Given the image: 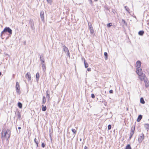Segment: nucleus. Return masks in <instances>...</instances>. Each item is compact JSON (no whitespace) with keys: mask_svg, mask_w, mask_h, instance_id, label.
<instances>
[{"mask_svg":"<svg viewBox=\"0 0 149 149\" xmlns=\"http://www.w3.org/2000/svg\"><path fill=\"white\" fill-rule=\"evenodd\" d=\"M139 68H137L136 69V71L137 74L139 76H141L143 74L141 67H140V70Z\"/></svg>","mask_w":149,"mask_h":149,"instance_id":"5","label":"nucleus"},{"mask_svg":"<svg viewBox=\"0 0 149 149\" xmlns=\"http://www.w3.org/2000/svg\"><path fill=\"white\" fill-rule=\"evenodd\" d=\"M125 149H132L130 145H127Z\"/></svg>","mask_w":149,"mask_h":149,"instance_id":"27","label":"nucleus"},{"mask_svg":"<svg viewBox=\"0 0 149 149\" xmlns=\"http://www.w3.org/2000/svg\"><path fill=\"white\" fill-rule=\"evenodd\" d=\"M111 125H109L108 126V130H110L111 128Z\"/></svg>","mask_w":149,"mask_h":149,"instance_id":"36","label":"nucleus"},{"mask_svg":"<svg viewBox=\"0 0 149 149\" xmlns=\"http://www.w3.org/2000/svg\"><path fill=\"white\" fill-rule=\"evenodd\" d=\"M18 106L20 108H22V104L21 102H19L18 103Z\"/></svg>","mask_w":149,"mask_h":149,"instance_id":"26","label":"nucleus"},{"mask_svg":"<svg viewBox=\"0 0 149 149\" xmlns=\"http://www.w3.org/2000/svg\"><path fill=\"white\" fill-rule=\"evenodd\" d=\"M84 149H88V148L86 146H85L84 147Z\"/></svg>","mask_w":149,"mask_h":149,"instance_id":"46","label":"nucleus"},{"mask_svg":"<svg viewBox=\"0 0 149 149\" xmlns=\"http://www.w3.org/2000/svg\"><path fill=\"white\" fill-rule=\"evenodd\" d=\"M41 61V63L42 64H45V61H44V60H42Z\"/></svg>","mask_w":149,"mask_h":149,"instance_id":"39","label":"nucleus"},{"mask_svg":"<svg viewBox=\"0 0 149 149\" xmlns=\"http://www.w3.org/2000/svg\"><path fill=\"white\" fill-rule=\"evenodd\" d=\"M136 68H139V69H140V67L141 66V62L140 61H138L136 63Z\"/></svg>","mask_w":149,"mask_h":149,"instance_id":"12","label":"nucleus"},{"mask_svg":"<svg viewBox=\"0 0 149 149\" xmlns=\"http://www.w3.org/2000/svg\"><path fill=\"white\" fill-rule=\"evenodd\" d=\"M14 76H15V75L14 74H13V78H14Z\"/></svg>","mask_w":149,"mask_h":149,"instance_id":"47","label":"nucleus"},{"mask_svg":"<svg viewBox=\"0 0 149 149\" xmlns=\"http://www.w3.org/2000/svg\"><path fill=\"white\" fill-rule=\"evenodd\" d=\"M40 17L42 21L44 22V12L43 11H41L40 12Z\"/></svg>","mask_w":149,"mask_h":149,"instance_id":"10","label":"nucleus"},{"mask_svg":"<svg viewBox=\"0 0 149 149\" xmlns=\"http://www.w3.org/2000/svg\"><path fill=\"white\" fill-rule=\"evenodd\" d=\"M15 88L16 90L17 94L19 95L20 94V86L18 82H16Z\"/></svg>","mask_w":149,"mask_h":149,"instance_id":"3","label":"nucleus"},{"mask_svg":"<svg viewBox=\"0 0 149 149\" xmlns=\"http://www.w3.org/2000/svg\"><path fill=\"white\" fill-rule=\"evenodd\" d=\"M72 131L74 134H76V131L75 129H72Z\"/></svg>","mask_w":149,"mask_h":149,"instance_id":"30","label":"nucleus"},{"mask_svg":"<svg viewBox=\"0 0 149 149\" xmlns=\"http://www.w3.org/2000/svg\"><path fill=\"white\" fill-rule=\"evenodd\" d=\"M62 47L63 51L65 52V53H66L67 52L69 51L68 48L65 45L62 43Z\"/></svg>","mask_w":149,"mask_h":149,"instance_id":"7","label":"nucleus"},{"mask_svg":"<svg viewBox=\"0 0 149 149\" xmlns=\"http://www.w3.org/2000/svg\"><path fill=\"white\" fill-rule=\"evenodd\" d=\"M34 141L36 143V144L37 147H38V141L37 140V139H36V138H35L34 139Z\"/></svg>","mask_w":149,"mask_h":149,"instance_id":"25","label":"nucleus"},{"mask_svg":"<svg viewBox=\"0 0 149 149\" xmlns=\"http://www.w3.org/2000/svg\"><path fill=\"white\" fill-rule=\"evenodd\" d=\"M104 56H105V59L107 60V59L108 54L107 52H105L104 53Z\"/></svg>","mask_w":149,"mask_h":149,"instance_id":"28","label":"nucleus"},{"mask_svg":"<svg viewBox=\"0 0 149 149\" xmlns=\"http://www.w3.org/2000/svg\"><path fill=\"white\" fill-rule=\"evenodd\" d=\"M1 72H0V76H1Z\"/></svg>","mask_w":149,"mask_h":149,"instance_id":"49","label":"nucleus"},{"mask_svg":"<svg viewBox=\"0 0 149 149\" xmlns=\"http://www.w3.org/2000/svg\"><path fill=\"white\" fill-rule=\"evenodd\" d=\"M142 118V116L141 115H139L138 117V118L137 119V121L138 122H139L141 120V119Z\"/></svg>","mask_w":149,"mask_h":149,"instance_id":"15","label":"nucleus"},{"mask_svg":"<svg viewBox=\"0 0 149 149\" xmlns=\"http://www.w3.org/2000/svg\"><path fill=\"white\" fill-rule=\"evenodd\" d=\"M45 144L43 143H42V147L43 148H44L45 147Z\"/></svg>","mask_w":149,"mask_h":149,"instance_id":"42","label":"nucleus"},{"mask_svg":"<svg viewBox=\"0 0 149 149\" xmlns=\"http://www.w3.org/2000/svg\"><path fill=\"white\" fill-rule=\"evenodd\" d=\"M139 76V78L141 81H144L145 79L146 78H147L144 74H142L141 76Z\"/></svg>","mask_w":149,"mask_h":149,"instance_id":"11","label":"nucleus"},{"mask_svg":"<svg viewBox=\"0 0 149 149\" xmlns=\"http://www.w3.org/2000/svg\"><path fill=\"white\" fill-rule=\"evenodd\" d=\"M122 22H123V23L126 26L127 25V23L123 19H122Z\"/></svg>","mask_w":149,"mask_h":149,"instance_id":"33","label":"nucleus"},{"mask_svg":"<svg viewBox=\"0 0 149 149\" xmlns=\"http://www.w3.org/2000/svg\"><path fill=\"white\" fill-rule=\"evenodd\" d=\"M144 138V135L143 133L141 134L140 136H139L138 138V141L139 143H141L142 141L143 140Z\"/></svg>","mask_w":149,"mask_h":149,"instance_id":"4","label":"nucleus"},{"mask_svg":"<svg viewBox=\"0 0 149 149\" xmlns=\"http://www.w3.org/2000/svg\"><path fill=\"white\" fill-rule=\"evenodd\" d=\"M145 82V86L146 88H148L149 86V81L147 78H146L144 81Z\"/></svg>","mask_w":149,"mask_h":149,"instance_id":"9","label":"nucleus"},{"mask_svg":"<svg viewBox=\"0 0 149 149\" xmlns=\"http://www.w3.org/2000/svg\"><path fill=\"white\" fill-rule=\"evenodd\" d=\"M67 53V55L69 57H70V52H69V51H68V52H67L66 53Z\"/></svg>","mask_w":149,"mask_h":149,"instance_id":"37","label":"nucleus"},{"mask_svg":"<svg viewBox=\"0 0 149 149\" xmlns=\"http://www.w3.org/2000/svg\"><path fill=\"white\" fill-rule=\"evenodd\" d=\"M46 102V99L45 96L43 97V99L42 101V104H45Z\"/></svg>","mask_w":149,"mask_h":149,"instance_id":"21","label":"nucleus"},{"mask_svg":"<svg viewBox=\"0 0 149 149\" xmlns=\"http://www.w3.org/2000/svg\"><path fill=\"white\" fill-rule=\"evenodd\" d=\"M47 1L48 3H49L50 4H51L52 2V0H47Z\"/></svg>","mask_w":149,"mask_h":149,"instance_id":"31","label":"nucleus"},{"mask_svg":"<svg viewBox=\"0 0 149 149\" xmlns=\"http://www.w3.org/2000/svg\"><path fill=\"white\" fill-rule=\"evenodd\" d=\"M40 61H41L42 60H44V58H43V56H41L40 55Z\"/></svg>","mask_w":149,"mask_h":149,"instance_id":"34","label":"nucleus"},{"mask_svg":"<svg viewBox=\"0 0 149 149\" xmlns=\"http://www.w3.org/2000/svg\"><path fill=\"white\" fill-rule=\"evenodd\" d=\"M89 29L91 33V34H93L94 32L93 27L90 28H89Z\"/></svg>","mask_w":149,"mask_h":149,"instance_id":"20","label":"nucleus"},{"mask_svg":"<svg viewBox=\"0 0 149 149\" xmlns=\"http://www.w3.org/2000/svg\"><path fill=\"white\" fill-rule=\"evenodd\" d=\"M16 114L18 118L20 119V118H21V117L20 113L19 111H18L16 113Z\"/></svg>","mask_w":149,"mask_h":149,"instance_id":"16","label":"nucleus"},{"mask_svg":"<svg viewBox=\"0 0 149 149\" xmlns=\"http://www.w3.org/2000/svg\"><path fill=\"white\" fill-rule=\"evenodd\" d=\"M88 1H89L90 3L91 4V5L92 6H93V3H92V0H88Z\"/></svg>","mask_w":149,"mask_h":149,"instance_id":"38","label":"nucleus"},{"mask_svg":"<svg viewBox=\"0 0 149 149\" xmlns=\"http://www.w3.org/2000/svg\"><path fill=\"white\" fill-rule=\"evenodd\" d=\"M42 70L44 72H45V71L46 69L45 64H42Z\"/></svg>","mask_w":149,"mask_h":149,"instance_id":"17","label":"nucleus"},{"mask_svg":"<svg viewBox=\"0 0 149 149\" xmlns=\"http://www.w3.org/2000/svg\"><path fill=\"white\" fill-rule=\"evenodd\" d=\"M94 1H97V0H94Z\"/></svg>","mask_w":149,"mask_h":149,"instance_id":"50","label":"nucleus"},{"mask_svg":"<svg viewBox=\"0 0 149 149\" xmlns=\"http://www.w3.org/2000/svg\"><path fill=\"white\" fill-rule=\"evenodd\" d=\"M144 33V32L143 31H140L138 32V34L140 36H143Z\"/></svg>","mask_w":149,"mask_h":149,"instance_id":"18","label":"nucleus"},{"mask_svg":"<svg viewBox=\"0 0 149 149\" xmlns=\"http://www.w3.org/2000/svg\"><path fill=\"white\" fill-rule=\"evenodd\" d=\"M4 33H2V32H1V35H0V37H1V38H2V39H3V38H2V36H3V34H4Z\"/></svg>","mask_w":149,"mask_h":149,"instance_id":"40","label":"nucleus"},{"mask_svg":"<svg viewBox=\"0 0 149 149\" xmlns=\"http://www.w3.org/2000/svg\"><path fill=\"white\" fill-rule=\"evenodd\" d=\"M133 135H131V134H130V137H129V139H131V138H132V136Z\"/></svg>","mask_w":149,"mask_h":149,"instance_id":"45","label":"nucleus"},{"mask_svg":"<svg viewBox=\"0 0 149 149\" xmlns=\"http://www.w3.org/2000/svg\"><path fill=\"white\" fill-rule=\"evenodd\" d=\"M134 130H135L134 127H132L131 130V132L130 133V134H131V135H133L134 134Z\"/></svg>","mask_w":149,"mask_h":149,"instance_id":"13","label":"nucleus"},{"mask_svg":"<svg viewBox=\"0 0 149 149\" xmlns=\"http://www.w3.org/2000/svg\"><path fill=\"white\" fill-rule=\"evenodd\" d=\"M87 70L88 71H91V68H87Z\"/></svg>","mask_w":149,"mask_h":149,"instance_id":"44","label":"nucleus"},{"mask_svg":"<svg viewBox=\"0 0 149 149\" xmlns=\"http://www.w3.org/2000/svg\"><path fill=\"white\" fill-rule=\"evenodd\" d=\"M6 32H8L9 33V35H11L12 33V30L9 27H6L3 31H2V33H5Z\"/></svg>","mask_w":149,"mask_h":149,"instance_id":"2","label":"nucleus"},{"mask_svg":"<svg viewBox=\"0 0 149 149\" xmlns=\"http://www.w3.org/2000/svg\"><path fill=\"white\" fill-rule=\"evenodd\" d=\"M144 126L146 129L149 130V125L148 124H145Z\"/></svg>","mask_w":149,"mask_h":149,"instance_id":"24","label":"nucleus"},{"mask_svg":"<svg viewBox=\"0 0 149 149\" xmlns=\"http://www.w3.org/2000/svg\"><path fill=\"white\" fill-rule=\"evenodd\" d=\"M109 92L110 93H113V91L112 90H111L109 91Z\"/></svg>","mask_w":149,"mask_h":149,"instance_id":"43","label":"nucleus"},{"mask_svg":"<svg viewBox=\"0 0 149 149\" xmlns=\"http://www.w3.org/2000/svg\"><path fill=\"white\" fill-rule=\"evenodd\" d=\"M126 10L127 11H128V10H127V9H126Z\"/></svg>","mask_w":149,"mask_h":149,"instance_id":"51","label":"nucleus"},{"mask_svg":"<svg viewBox=\"0 0 149 149\" xmlns=\"http://www.w3.org/2000/svg\"><path fill=\"white\" fill-rule=\"evenodd\" d=\"M48 90H47V91H46V93H47V96H46V97H48L49 98V94L48 93Z\"/></svg>","mask_w":149,"mask_h":149,"instance_id":"32","label":"nucleus"},{"mask_svg":"<svg viewBox=\"0 0 149 149\" xmlns=\"http://www.w3.org/2000/svg\"><path fill=\"white\" fill-rule=\"evenodd\" d=\"M36 80L38 81L39 78V74L38 73H37L36 75Z\"/></svg>","mask_w":149,"mask_h":149,"instance_id":"19","label":"nucleus"},{"mask_svg":"<svg viewBox=\"0 0 149 149\" xmlns=\"http://www.w3.org/2000/svg\"><path fill=\"white\" fill-rule=\"evenodd\" d=\"M112 23H109L108 24H107V27L108 28H110L111 26H112Z\"/></svg>","mask_w":149,"mask_h":149,"instance_id":"29","label":"nucleus"},{"mask_svg":"<svg viewBox=\"0 0 149 149\" xmlns=\"http://www.w3.org/2000/svg\"><path fill=\"white\" fill-rule=\"evenodd\" d=\"M127 110H128V108L127 109Z\"/></svg>","mask_w":149,"mask_h":149,"instance_id":"52","label":"nucleus"},{"mask_svg":"<svg viewBox=\"0 0 149 149\" xmlns=\"http://www.w3.org/2000/svg\"><path fill=\"white\" fill-rule=\"evenodd\" d=\"M25 77L27 79H28V81H30L31 79V77L30 73L28 72L26 74Z\"/></svg>","mask_w":149,"mask_h":149,"instance_id":"8","label":"nucleus"},{"mask_svg":"<svg viewBox=\"0 0 149 149\" xmlns=\"http://www.w3.org/2000/svg\"><path fill=\"white\" fill-rule=\"evenodd\" d=\"M42 110L43 111H45L47 109V107L46 106H44L43 105H42Z\"/></svg>","mask_w":149,"mask_h":149,"instance_id":"23","label":"nucleus"},{"mask_svg":"<svg viewBox=\"0 0 149 149\" xmlns=\"http://www.w3.org/2000/svg\"><path fill=\"white\" fill-rule=\"evenodd\" d=\"M88 25L89 29L90 28L93 27L91 23H88Z\"/></svg>","mask_w":149,"mask_h":149,"instance_id":"35","label":"nucleus"},{"mask_svg":"<svg viewBox=\"0 0 149 149\" xmlns=\"http://www.w3.org/2000/svg\"><path fill=\"white\" fill-rule=\"evenodd\" d=\"M91 97L92 98H94L95 97V96L93 94H92L91 95Z\"/></svg>","mask_w":149,"mask_h":149,"instance_id":"41","label":"nucleus"},{"mask_svg":"<svg viewBox=\"0 0 149 149\" xmlns=\"http://www.w3.org/2000/svg\"><path fill=\"white\" fill-rule=\"evenodd\" d=\"M29 24L31 26V29L33 30L34 29V25L33 21L32 19H30L29 22Z\"/></svg>","mask_w":149,"mask_h":149,"instance_id":"6","label":"nucleus"},{"mask_svg":"<svg viewBox=\"0 0 149 149\" xmlns=\"http://www.w3.org/2000/svg\"><path fill=\"white\" fill-rule=\"evenodd\" d=\"M140 102L142 104H144L145 103V102L144 101V99L143 97H141L140 98Z\"/></svg>","mask_w":149,"mask_h":149,"instance_id":"22","label":"nucleus"},{"mask_svg":"<svg viewBox=\"0 0 149 149\" xmlns=\"http://www.w3.org/2000/svg\"><path fill=\"white\" fill-rule=\"evenodd\" d=\"M3 131H2V137H3L4 138L7 137L8 138L7 139H9L11 134L10 130V129H7L6 131L4 132L3 135Z\"/></svg>","mask_w":149,"mask_h":149,"instance_id":"1","label":"nucleus"},{"mask_svg":"<svg viewBox=\"0 0 149 149\" xmlns=\"http://www.w3.org/2000/svg\"><path fill=\"white\" fill-rule=\"evenodd\" d=\"M82 60H84L85 67L86 68H87L88 66V63L85 62V60L84 58H82Z\"/></svg>","mask_w":149,"mask_h":149,"instance_id":"14","label":"nucleus"},{"mask_svg":"<svg viewBox=\"0 0 149 149\" xmlns=\"http://www.w3.org/2000/svg\"><path fill=\"white\" fill-rule=\"evenodd\" d=\"M18 129H19V130H20V129H21V127H18Z\"/></svg>","mask_w":149,"mask_h":149,"instance_id":"48","label":"nucleus"}]
</instances>
